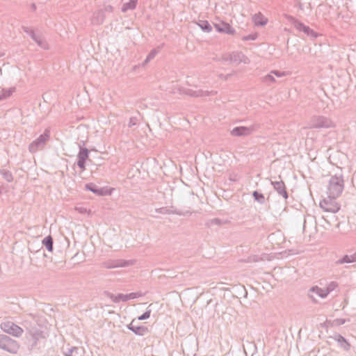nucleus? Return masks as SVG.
Listing matches in <instances>:
<instances>
[{
	"instance_id": "nucleus-9",
	"label": "nucleus",
	"mask_w": 356,
	"mask_h": 356,
	"mask_svg": "<svg viewBox=\"0 0 356 356\" xmlns=\"http://www.w3.org/2000/svg\"><path fill=\"white\" fill-rule=\"evenodd\" d=\"M298 29L300 31L305 32L307 35H313L314 34L313 31L312 30H310V29L309 27H307L303 24H299L298 26Z\"/></svg>"
},
{
	"instance_id": "nucleus-14",
	"label": "nucleus",
	"mask_w": 356,
	"mask_h": 356,
	"mask_svg": "<svg viewBox=\"0 0 356 356\" xmlns=\"http://www.w3.org/2000/svg\"><path fill=\"white\" fill-rule=\"evenodd\" d=\"M149 316H150V311H147V312H145L142 316L138 317V319L144 320V319H147V318H149Z\"/></svg>"
},
{
	"instance_id": "nucleus-8",
	"label": "nucleus",
	"mask_w": 356,
	"mask_h": 356,
	"mask_svg": "<svg viewBox=\"0 0 356 356\" xmlns=\"http://www.w3.org/2000/svg\"><path fill=\"white\" fill-rule=\"evenodd\" d=\"M256 25H265L267 23V19L261 14H257L253 17Z\"/></svg>"
},
{
	"instance_id": "nucleus-5",
	"label": "nucleus",
	"mask_w": 356,
	"mask_h": 356,
	"mask_svg": "<svg viewBox=\"0 0 356 356\" xmlns=\"http://www.w3.org/2000/svg\"><path fill=\"white\" fill-rule=\"evenodd\" d=\"M214 26L216 29V30L219 32L225 33H227V34H234V29L231 26L230 24H229L227 23H225L223 22H221L220 23H216L214 24Z\"/></svg>"
},
{
	"instance_id": "nucleus-11",
	"label": "nucleus",
	"mask_w": 356,
	"mask_h": 356,
	"mask_svg": "<svg viewBox=\"0 0 356 356\" xmlns=\"http://www.w3.org/2000/svg\"><path fill=\"white\" fill-rule=\"evenodd\" d=\"M86 157H87V154L81 156L79 158V160L78 161V165L82 170H83L84 168H85L84 164H85Z\"/></svg>"
},
{
	"instance_id": "nucleus-15",
	"label": "nucleus",
	"mask_w": 356,
	"mask_h": 356,
	"mask_svg": "<svg viewBox=\"0 0 356 356\" xmlns=\"http://www.w3.org/2000/svg\"><path fill=\"white\" fill-rule=\"evenodd\" d=\"M254 197L256 200H260L264 199V196L261 194H259L258 192L255 191L253 193Z\"/></svg>"
},
{
	"instance_id": "nucleus-3",
	"label": "nucleus",
	"mask_w": 356,
	"mask_h": 356,
	"mask_svg": "<svg viewBox=\"0 0 356 356\" xmlns=\"http://www.w3.org/2000/svg\"><path fill=\"white\" fill-rule=\"evenodd\" d=\"M0 347L10 353H16L18 350L17 343L7 336H0Z\"/></svg>"
},
{
	"instance_id": "nucleus-12",
	"label": "nucleus",
	"mask_w": 356,
	"mask_h": 356,
	"mask_svg": "<svg viewBox=\"0 0 356 356\" xmlns=\"http://www.w3.org/2000/svg\"><path fill=\"white\" fill-rule=\"evenodd\" d=\"M44 243L49 250H52V239L51 237H47L44 240Z\"/></svg>"
},
{
	"instance_id": "nucleus-4",
	"label": "nucleus",
	"mask_w": 356,
	"mask_h": 356,
	"mask_svg": "<svg viewBox=\"0 0 356 356\" xmlns=\"http://www.w3.org/2000/svg\"><path fill=\"white\" fill-rule=\"evenodd\" d=\"M334 198L330 197L323 200L320 202L321 207L325 211L337 212L339 209L338 204L334 200Z\"/></svg>"
},
{
	"instance_id": "nucleus-7",
	"label": "nucleus",
	"mask_w": 356,
	"mask_h": 356,
	"mask_svg": "<svg viewBox=\"0 0 356 356\" xmlns=\"http://www.w3.org/2000/svg\"><path fill=\"white\" fill-rule=\"evenodd\" d=\"M251 133V129L248 127H236L231 131L232 135L235 136H245Z\"/></svg>"
},
{
	"instance_id": "nucleus-1",
	"label": "nucleus",
	"mask_w": 356,
	"mask_h": 356,
	"mask_svg": "<svg viewBox=\"0 0 356 356\" xmlns=\"http://www.w3.org/2000/svg\"><path fill=\"white\" fill-rule=\"evenodd\" d=\"M343 188L342 179L337 177H332L328 186L330 197L336 198L339 197L343 191Z\"/></svg>"
},
{
	"instance_id": "nucleus-6",
	"label": "nucleus",
	"mask_w": 356,
	"mask_h": 356,
	"mask_svg": "<svg viewBox=\"0 0 356 356\" xmlns=\"http://www.w3.org/2000/svg\"><path fill=\"white\" fill-rule=\"evenodd\" d=\"M310 296L313 299H316L317 296L321 298H325L328 294L327 289H320L317 286L312 287L310 290Z\"/></svg>"
},
{
	"instance_id": "nucleus-2",
	"label": "nucleus",
	"mask_w": 356,
	"mask_h": 356,
	"mask_svg": "<svg viewBox=\"0 0 356 356\" xmlns=\"http://www.w3.org/2000/svg\"><path fill=\"white\" fill-rule=\"evenodd\" d=\"M1 329L6 333L15 337H19L23 333V330L11 321H6L1 324Z\"/></svg>"
},
{
	"instance_id": "nucleus-13",
	"label": "nucleus",
	"mask_w": 356,
	"mask_h": 356,
	"mask_svg": "<svg viewBox=\"0 0 356 356\" xmlns=\"http://www.w3.org/2000/svg\"><path fill=\"white\" fill-rule=\"evenodd\" d=\"M200 26L202 29L210 31L211 30V27L207 22H204L203 24H200Z\"/></svg>"
},
{
	"instance_id": "nucleus-10",
	"label": "nucleus",
	"mask_w": 356,
	"mask_h": 356,
	"mask_svg": "<svg viewBox=\"0 0 356 356\" xmlns=\"http://www.w3.org/2000/svg\"><path fill=\"white\" fill-rule=\"evenodd\" d=\"M134 321H133L131 322V323L130 324V329L132 330L133 331H134L136 334H143V332L145 331L147 329L145 328H137L136 330H135L134 328Z\"/></svg>"
},
{
	"instance_id": "nucleus-16",
	"label": "nucleus",
	"mask_w": 356,
	"mask_h": 356,
	"mask_svg": "<svg viewBox=\"0 0 356 356\" xmlns=\"http://www.w3.org/2000/svg\"><path fill=\"white\" fill-rule=\"evenodd\" d=\"M87 188H88L89 190L93 191L94 193H97V191L91 188H90L88 186H87Z\"/></svg>"
},
{
	"instance_id": "nucleus-17",
	"label": "nucleus",
	"mask_w": 356,
	"mask_h": 356,
	"mask_svg": "<svg viewBox=\"0 0 356 356\" xmlns=\"http://www.w3.org/2000/svg\"><path fill=\"white\" fill-rule=\"evenodd\" d=\"M266 78L272 79L271 75H268Z\"/></svg>"
}]
</instances>
